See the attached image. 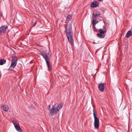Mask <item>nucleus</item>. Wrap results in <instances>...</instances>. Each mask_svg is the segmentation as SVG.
Instances as JSON below:
<instances>
[{
	"label": "nucleus",
	"mask_w": 132,
	"mask_h": 132,
	"mask_svg": "<svg viewBox=\"0 0 132 132\" xmlns=\"http://www.w3.org/2000/svg\"><path fill=\"white\" fill-rule=\"evenodd\" d=\"M66 33L69 42L72 46L73 45L74 42L73 38V32L72 30V26L68 24L66 27Z\"/></svg>",
	"instance_id": "obj_1"
},
{
	"label": "nucleus",
	"mask_w": 132,
	"mask_h": 132,
	"mask_svg": "<svg viewBox=\"0 0 132 132\" xmlns=\"http://www.w3.org/2000/svg\"><path fill=\"white\" fill-rule=\"evenodd\" d=\"M41 55L45 59L47 64V65L48 69L50 70L51 69L50 63L47 60V59H50L51 57V56L50 55L49 53H47L46 50L43 51L40 53Z\"/></svg>",
	"instance_id": "obj_2"
},
{
	"label": "nucleus",
	"mask_w": 132,
	"mask_h": 132,
	"mask_svg": "<svg viewBox=\"0 0 132 132\" xmlns=\"http://www.w3.org/2000/svg\"><path fill=\"white\" fill-rule=\"evenodd\" d=\"M63 104L61 103L59 104L57 107L55 108L54 106L53 105L52 109L50 110V114L51 116H53L54 113H56L59 112V110L62 107Z\"/></svg>",
	"instance_id": "obj_3"
},
{
	"label": "nucleus",
	"mask_w": 132,
	"mask_h": 132,
	"mask_svg": "<svg viewBox=\"0 0 132 132\" xmlns=\"http://www.w3.org/2000/svg\"><path fill=\"white\" fill-rule=\"evenodd\" d=\"M93 114L94 118V128L95 129H97L99 127V120L97 117V114L95 112L94 110H93Z\"/></svg>",
	"instance_id": "obj_4"
},
{
	"label": "nucleus",
	"mask_w": 132,
	"mask_h": 132,
	"mask_svg": "<svg viewBox=\"0 0 132 132\" xmlns=\"http://www.w3.org/2000/svg\"><path fill=\"white\" fill-rule=\"evenodd\" d=\"M7 28L8 27L6 26H3L1 27H0V35L6 32Z\"/></svg>",
	"instance_id": "obj_5"
},
{
	"label": "nucleus",
	"mask_w": 132,
	"mask_h": 132,
	"mask_svg": "<svg viewBox=\"0 0 132 132\" xmlns=\"http://www.w3.org/2000/svg\"><path fill=\"white\" fill-rule=\"evenodd\" d=\"M104 84L100 83L98 85V89L100 90L102 92L104 91Z\"/></svg>",
	"instance_id": "obj_6"
},
{
	"label": "nucleus",
	"mask_w": 132,
	"mask_h": 132,
	"mask_svg": "<svg viewBox=\"0 0 132 132\" xmlns=\"http://www.w3.org/2000/svg\"><path fill=\"white\" fill-rule=\"evenodd\" d=\"M100 15V12L97 11H95L93 12V16L94 18H96L97 16H99Z\"/></svg>",
	"instance_id": "obj_7"
},
{
	"label": "nucleus",
	"mask_w": 132,
	"mask_h": 132,
	"mask_svg": "<svg viewBox=\"0 0 132 132\" xmlns=\"http://www.w3.org/2000/svg\"><path fill=\"white\" fill-rule=\"evenodd\" d=\"M99 5V3L96 2H93L92 3L91 6L92 7H96Z\"/></svg>",
	"instance_id": "obj_8"
},
{
	"label": "nucleus",
	"mask_w": 132,
	"mask_h": 132,
	"mask_svg": "<svg viewBox=\"0 0 132 132\" xmlns=\"http://www.w3.org/2000/svg\"><path fill=\"white\" fill-rule=\"evenodd\" d=\"M16 64L17 62H12L10 66L9 69H10L11 68H14L16 66Z\"/></svg>",
	"instance_id": "obj_9"
},
{
	"label": "nucleus",
	"mask_w": 132,
	"mask_h": 132,
	"mask_svg": "<svg viewBox=\"0 0 132 132\" xmlns=\"http://www.w3.org/2000/svg\"><path fill=\"white\" fill-rule=\"evenodd\" d=\"M2 108L3 110L5 111H7L8 110V106L6 105H2Z\"/></svg>",
	"instance_id": "obj_10"
},
{
	"label": "nucleus",
	"mask_w": 132,
	"mask_h": 132,
	"mask_svg": "<svg viewBox=\"0 0 132 132\" xmlns=\"http://www.w3.org/2000/svg\"><path fill=\"white\" fill-rule=\"evenodd\" d=\"M15 127L16 130L18 132H22V129L19 125L18 126H15Z\"/></svg>",
	"instance_id": "obj_11"
},
{
	"label": "nucleus",
	"mask_w": 132,
	"mask_h": 132,
	"mask_svg": "<svg viewBox=\"0 0 132 132\" xmlns=\"http://www.w3.org/2000/svg\"><path fill=\"white\" fill-rule=\"evenodd\" d=\"M6 62V60L4 59L0 60V65H2Z\"/></svg>",
	"instance_id": "obj_12"
},
{
	"label": "nucleus",
	"mask_w": 132,
	"mask_h": 132,
	"mask_svg": "<svg viewBox=\"0 0 132 132\" xmlns=\"http://www.w3.org/2000/svg\"><path fill=\"white\" fill-rule=\"evenodd\" d=\"M12 122L15 127V126H18L19 125V122L18 121L14 120Z\"/></svg>",
	"instance_id": "obj_13"
},
{
	"label": "nucleus",
	"mask_w": 132,
	"mask_h": 132,
	"mask_svg": "<svg viewBox=\"0 0 132 132\" xmlns=\"http://www.w3.org/2000/svg\"><path fill=\"white\" fill-rule=\"evenodd\" d=\"M132 34V31L131 30H129L127 32L126 36L127 37H128L130 36Z\"/></svg>",
	"instance_id": "obj_14"
},
{
	"label": "nucleus",
	"mask_w": 132,
	"mask_h": 132,
	"mask_svg": "<svg viewBox=\"0 0 132 132\" xmlns=\"http://www.w3.org/2000/svg\"><path fill=\"white\" fill-rule=\"evenodd\" d=\"M17 61L16 57L15 56H13L12 57V62H16Z\"/></svg>",
	"instance_id": "obj_15"
},
{
	"label": "nucleus",
	"mask_w": 132,
	"mask_h": 132,
	"mask_svg": "<svg viewBox=\"0 0 132 132\" xmlns=\"http://www.w3.org/2000/svg\"><path fill=\"white\" fill-rule=\"evenodd\" d=\"M93 19V20L92 22L93 24H96L98 23V22H97L96 21L97 18H94Z\"/></svg>",
	"instance_id": "obj_16"
},
{
	"label": "nucleus",
	"mask_w": 132,
	"mask_h": 132,
	"mask_svg": "<svg viewBox=\"0 0 132 132\" xmlns=\"http://www.w3.org/2000/svg\"><path fill=\"white\" fill-rule=\"evenodd\" d=\"M103 34H99L98 33L97 34V36L98 37L100 38H103L104 37V35H103Z\"/></svg>",
	"instance_id": "obj_17"
},
{
	"label": "nucleus",
	"mask_w": 132,
	"mask_h": 132,
	"mask_svg": "<svg viewBox=\"0 0 132 132\" xmlns=\"http://www.w3.org/2000/svg\"><path fill=\"white\" fill-rule=\"evenodd\" d=\"M98 31L100 34H104L105 32V31H103L102 29H99L98 30Z\"/></svg>",
	"instance_id": "obj_18"
},
{
	"label": "nucleus",
	"mask_w": 132,
	"mask_h": 132,
	"mask_svg": "<svg viewBox=\"0 0 132 132\" xmlns=\"http://www.w3.org/2000/svg\"><path fill=\"white\" fill-rule=\"evenodd\" d=\"M67 18L70 19L72 18V16L71 15H69L67 16Z\"/></svg>",
	"instance_id": "obj_19"
},
{
	"label": "nucleus",
	"mask_w": 132,
	"mask_h": 132,
	"mask_svg": "<svg viewBox=\"0 0 132 132\" xmlns=\"http://www.w3.org/2000/svg\"><path fill=\"white\" fill-rule=\"evenodd\" d=\"M51 107V105L49 104L48 106V109H50Z\"/></svg>",
	"instance_id": "obj_20"
},
{
	"label": "nucleus",
	"mask_w": 132,
	"mask_h": 132,
	"mask_svg": "<svg viewBox=\"0 0 132 132\" xmlns=\"http://www.w3.org/2000/svg\"><path fill=\"white\" fill-rule=\"evenodd\" d=\"M103 30H105L106 29V27L105 26H103Z\"/></svg>",
	"instance_id": "obj_21"
},
{
	"label": "nucleus",
	"mask_w": 132,
	"mask_h": 132,
	"mask_svg": "<svg viewBox=\"0 0 132 132\" xmlns=\"http://www.w3.org/2000/svg\"><path fill=\"white\" fill-rule=\"evenodd\" d=\"M37 23V22L36 21L33 24V25L34 26H35L36 24V23Z\"/></svg>",
	"instance_id": "obj_22"
},
{
	"label": "nucleus",
	"mask_w": 132,
	"mask_h": 132,
	"mask_svg": "<svg viewBox=\"0 0 132 132\" xmlns=\"http://www.w3.org/2000/svg\"><path fill=\"white\" fill-rule=\"evenodd\" d=\"M101 0H98V1H101Z\"/></svg>",
	"instance_id": "obj_23"
}]
</instances>
